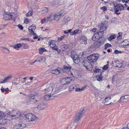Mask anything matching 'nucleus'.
<instances>
[{"mask_svg": "<svg viewBox=\"0 0 129 129\" xmlns=\"http://www.w3.org/2000/svg\"><path fill=\"white\" fill-rule=\"evenodd\" d=\"M30 100L31 102H38L37 108L39 109H43L47 107L46 101H44L38 93H36L31 96Z\"/></svg>", "mask_w": 129, "mask_h": 129, "instance_id": "f257e3e1", "label": "nucleus"}, {"mask_svg": "<svg viewBox=\"0 0 129 129\" xmlns=\"http://www.w3.org/2000/svg\"><path fill=\"white\" fill-rule=\"evenodd\" d=\"M112 4L114 6L113 10L114 11V13L118 15L121 14L120 11L124 10V6L120 3L117 4L116 2H113Z\"/></svg>", "mask_w": 129, "mask_h": 129, "instance_id": "f03ea898", "label": "nucleus"}, {"mask_svg": "<svg viewBox=\"0 0 129 129\" xmlns=\"http://www.w3.org/2000/svg\"><path fill=\"white\" fill-rule=\"evenodd\" d=\"M54 88L53 84L52 83L49 84H45L42 86L43 89L45 90V94H51Z\"/></svg>", "mask_w": 129, "mask_h": 129, "instance_id": "7ed1b4c3", "label": "nucleus"}, {"mask_svg": "<svg viewBox=\"0 0 129 129\" xmlns=\"http://www.w3.org/2000/svg\"><path fill=\"white\" fill-rule=\"evenodd\" d=\"M85 112L84 108L80 109L79 112L76 115L74 118V122H77L79 121L84 115Z\"/></svg>", "mask_w": 129, "mask_h": 129, "instance_id": "20e7f679", "label": "nucleus"}, {"mask_svg": "<svg viewBox=\"0 0 129 129\" xmlns=\"http://www.w3.org/2000/svg\"><path fill=\"white\" fill-rule=\"evenodd\" d=\"M21 112L13 110L11 111H10L7 113V117H11L12 118H18L20 116Z\"/></svg>", "mask_w": 129, "mask_h": 129, "instance_id": "39448f33", "label": "nucleus"}, {"mask_svg": "<svg viewBox=\"0 0 129 129\" xmlns=\"http://www.w3.org/2000/svg\"><path fill=\"white\" fill-rule=\"evenodd\" d=\"M106 40L104 37L101 36L94 43V47L99 48L101 47L104 44Z\"/></svg>", "mask_w": 129, "mask_h": 129, "instance_id": "423d86ee", "label": "nucleus"}, {"mask_svg": "<svg viewBox=\"0 0 129 129\" xmlns=\"http://www.w3.org/2000/svg\"><path fill=\"white\" fill-rule=\"evenodd\" d=\"M24 118H26L27 121H34L37 118L36 116L32 113H28L25 115Z\"/></svg>", "mask_w": 129, "mask_h": 129, "instance_id": "0eeeda50", "label": "nucleus"}, {"mask_svg": "<svg viewBox=\"0 0 129 129\" xmlns=\"http://www.w3.org/2000/svg\"><path fill=\"white\" fill-rule=\"evenodd\" d=\"M99 57V55L98 54H94L88 56L87 59L90 62L93 63L96 61Z\"/></svg>", "mask_w": 129, "mask_h": 129, "instance_id": "6e6552de", "label": "nucleus"}, {"mask_svg": "<svg viewBox=\"0 0 129 129\" xmlns=\"http://www.w3.org/2000/svg\"><path fill=\"white\" fill-rule=\"evenodd\" d=\"M82 64L86 68V69L88 70H90L92 69L93 67L91 63L87 60H84L82 62Z\"/></svg>", "mask_w": 129, "mask_h": 129, "instance_id": "1a4fd4ad", "label": "nucleus"}, {"mask_svg": "<svg viewBox=\"0 0 129 129\" xmlns=\"http://www.w3.org/2000/svg\"><path fill=\"white\" fill-rule=\"evenodd\" d=\"M63 10H62L58 13L55 14L54 15V20H58L61 16L62 17L64 15L65 13H63Z\"/></svg>", "mask_w": 129, "mask_h": 129, "instance_id": "9d476101", "label": "nucleus"}, {"mask_svg": "<svg viewBox=\"0 0 129 129\" xmlns=\"http://www.w3.org/2000/svg\"><path fill=\"white\" fill-rule=\"evenodd\" d=\"M11 13L9 12H5L3 15L4 19L6 20H9L12 17Z\"/></svg>", "mask_w": 129, "mask_h": 129, "instance_id": "9b49d317", "label": "nucleus"}, {"mask_svg": "<svg viewBox=\"0 0 129 129\" xmlns=\"http://www.w3.org/2000/svg\"><path fill=\"white\" fill-rule=\"evenodd\" d=\"M99 27H100V31L99 32L101 33V35L102 36L104 33V31L107 28V27L105 25L103 24V23L100 24L99 25Z\"/></svg>", "mask_w": 129, "mask_h": 129, "instance_id": "f8f14e48", "label": "nucleus"}, {"mask_svg": "<svg viewBox=\"0 0 129 129\" xmlns=\"http://www.w3.org/2000/svg\"><path fill=\"white\" fill-rule=\"evenodd\" d=\"M71 67L70 66H64L62 69V71L68 74H70L71 73L70 71Z\"/></svg>", "mask_w": 129, "mask_h": 129, "instance_id": "ddd939ff", "label": "nucleus"}, {"mask_svg": "<svg viewBox=\"0 0 129 129\" xmlns=\"http://www.w3.org/2000/svg\"><path fill=\"white\" fill-rule=\"evenodd\" d=\"M25 125L23 124H17L14 125L13 128L14 129H21L23 127H25Z\"/></svg>", "mask_w": 129, "mask_h": 129, "instance_id": "4468645a", "label": "nucleus"}, {"mask_svg": "<svg viewBox=\"0 0 129 129\" xmlns=\"http://www.w3.org/2000/svg\"><path fill=\"white\" fill-rule=\"evenodd\" d=\"M100 32H98L97 33L95 34L93 36L92 40L94 41L96 39H99L100 38Z\"/></svg>", "mask_w": 129, "mask_h": 129, "instance_id": "2eb2a0df", "label": "nucleus"}, {"mask_svg": "<svg viewBox=\"0 0 129 129\" xmlns=\"http://www.w3.org/2000/svg\"><path fill=\"white\" fill-rule=\"evenodd\" d=\"M80 41L81 42H84V44H87V38L85 36H81Z\"/></svg>", "mask_w": 129, "mask_h": 129, "instance_id": "dca6fc26", "label": "nucleus"}, {"mask_svg": "<svg viewBox=\"0 0 129 129\" xmlns=\"http://www.w3.org/2000/svg\"><path fill=\"white\" fill-rule=\"evenodd\" d=\"M114 62L115 67L120 68L122 67V64L121 63L119 62L118 60H115L114 61Z\"/></svg>", "mask_w": 129, "mask_h": 129, "instance_id": "f3484780", "label": "nucleus"}, {"mask_svg": "<svg viewBox=\"0 0 129 129\" xmlns=\"http://www.w3.org/2000/svg\"><path fill=\"white\" fill-rule=\"evenodd\" d=\"M71 56L73 59L77 57L78 56L77 55L76 52L75 51H72L71 52Z\"/></svg>", "mask_w": 129, "mask_h": 129, "instance_id": "a211bd4d", "label": "nucleus"}, {"mask_svg": "<svg viewBox=\"0 0 129 129\" xmlns=\"http://www.w3.org/2000/svg\"><path fill=\"white\" fill-rule=\"evenodd\" d=\"M51 94H46L44 96V98L46 100H50V98H51V96L50 95Z\"/></svg>", "mask_w": 129, "mask_h": 129, "instance_id": "6ab92c4d", "label": "nucleus"}, {"mask_svg": "<svg viewBox=\"0 0 129 129\" xmlns=\"http://www.w3.org/2000/svg\"><path fill=\"white\" fill-rule=\"evenodd\" d=\"M7 119H5L4 118H1L0 119V124L3 125L5 124L7 121Z\"/></svg>", "mask_w": 129, "mask_h": 129, "instance_id": "aec40b11", "label": "nucleus"}, {"mask_svg": "<svg viewBox=\"0 0 129 129\" xmlns=\"http://www.w3.org/2000/svg\"><path fill=\"white\" fill-rule=\"evenodd\" d=\"M22 45V44L21 43H18L16 45H13L12 47L16 49L17 48H20Z\"/></svg>", "mask_w": 129, "mask_h": 129, "instance_id": "412c9836", "label": "nucleus"}, {"mask_svg": "<svg viewBox=\"0 0 129 129\" xmlns=\"http://www.w3.org/2000/svg\"><path fill=\"white\" fill-rule=\"evenodd\" d=\"M70 74L75 78H78L79 76L78 73L77 72H75L73 73L71 72Z\"/></svg>", "mask_w": 129, "mask_h": 129, "instance_id": "4be33fe9", "label": "nucleus"}, {"mask_svg": "<svg viewBox=\"0 0 129 129\" xmlns=\"http://www.w3.org/2000/svg\"><path fill=\"white\" fill-rule=\"evenodd\" d=\"M48 11V9L47 8L44 7L41 9V13L42 14H46Z\"/></svg>", "mask_w": 129, "mask_h": 129, "instance_id": "5701e85b", "label": "nucleus"}, {"mask_svg": "<svg viewBox=\"0 0 129 129\" xmlns=\"http://www.w3.org/2000/svg\"><path fill=\"white\" fill-rule=\"evenodd\" d=\"M51 72L53 74L58 75L60 71L57 69H56L52 70Z\"/></svg>", "mask_w": 129, "mask_h": 129, "instance_id": "b1692460", "label": "nucleus"}, {"mask_svg": "<svg viewBox=\"0 0 129 129\" xmlns=\"http://www.w3.org/2000/svg\"><path fill=\"white\" fill-rule=\"evenodd\" d=\"M73 59L74 62L76 64H78L80 61V59L78 56L74 58H73Z\"/></svg>", "mask_w": 129, "mask_h": 129, "instance_id": "393cba45", "label": "nucleus"}, {"mask_svg": "<svg viewBox=\"0 0 129 129\" xmlns=\"http://www.w3.org/2000/svg\"><path fill=\"white\" fill-rule=\"evenodd\" d=\"M38 59H39V61L40 62H44L46 60L45 57L42 56L39 57Z\"/></svg>", "mask_w": 129, "mask_h": 129, "instance_id": "a878e982", "label": "nucleus"}, {"mask_svg": "<svg viewBox=\"0 0 129 129\" xmlns=\"http://www.w3.org/2000/svg\"><path fill=\"white\" fill-rule=\"evenodd\" d=\"M96 78L97 79V80L98 81H100L102 80L103 79V77L102 76V73L100 74L98 76H97Z\"/></svg>", "mask_w": 129, "mask_h": 129, "instance_id": "bb28decb", "label": "nucleus"}, {"mask_svg": "<svg viewBox=\"0 0 129 129\" xmlns=\"http://www.w3.org/2000/svg\"><path fill=\"white\" fill-rule=\"evenodd\" d=\"M129 40L128 39H126L124 40L123 42L122 43L126 47H128V44Z\"/></svg>", "mask_w": 129, "mask_h": 129, "instance_id": "cd10ccee", "label": "nucleus"}, {"mask_svg": "<svg viewBox=\"0 0 129 129\" xmlns=\"http://www.w3.org/2000/svg\"><path fill=\"white\" fill-rule=\"evenodd\" d=\"M22 46L23 47V48L24 49H27L29 48V46L27 44H25L23 43H22Z\"/></svg>", "mask_w": 129, "mask_h": 129, "instance_id": "c85d7f7f", "label": "nucleus"}, {"mask_svg": "<svg viewBox=\"0 0 129 129\" xmlns=\"http://www.w3.org/2000/svg\"><path fill=\"white\" fill-rule=\"evenodd\" d=\"M55 42L53 40H52L51 41H50L49 42V46H53L55 45Z\"/></svg>", "mask_w": 129, "mask_h": 129, "instance_id": "c756f323", "label": "nucleus"}, {"mask_svg": "<svg viewBox=\"0 0 129 129\" xmlns=\"http://www.w3.org/2000/svg\"><path fill=\"white\" fill-rule=\"evenodd\" d=\"M2 50L5 53H7L9 52V50L7 48L4 47H2Z\"/></svg>", "mask_w": 129, "mask_h": 129, "instance_id": "7c9ffc66", "label": "nucleus"}, {"mask_svg": "<svg viewBox=\"0 0 129 129\" xmlns=\"http://www.w3.org/2000/svg\"><path fill=\"white\" fill-rule=\"evenodd\" d=\"M43 20L44 21V23H46L48 22H50L51 21L50 19L48 17L44 18Z\"/></svg>", "mask_w": 129, "mask_h": 129, "instance_id": "2f4dec72", "label": "nucleus"}, {"mask_svg": "<svg viewBox=\"0 0 129 129\" xmlns=\"http://www.w3.org/2000/svg\"><path fill=\"white\" fill-rule=\"evenodd\" d=\"M46 51V50L44 48H40L39 49V53L40 54H42L43 52Z\"/></svg>", "mask_w": 129, "mask_h": 129, "instance_id": "473e14b6", "label": "nucleus"}, {"mask_svg": "<svg viewBox=\"0 0 129 129\" xmlns=\"http://www.w3.org/2000/svg\"><path fill=\"white\" fill-rule=\"evenodd\" d=\"M115 36L114 35H111L110 37L108 38V40L109 41H111L115 38Z\"/></svg>", "mask_w": 129, "mask_h": 129, "instance_id": "72a5a7b5", "label": "nucleus"}, {"mask_svg": "<svg viewBox=\"0 0 129 129\" xmlns=\"http://www.w3.org/2000/svg\"><path fill=\"white\" fill-rule=\"evenodd\" d=\"M101 70L98 68H95V70L93 71V72L94 73H97L100 72V74L102 73Z\"/></svg>", "mask_w": 129, "mask_h": 129, "instance_id": "f704fd0d", "label": "nucleus"}, {"mask_svg": "<svg viewBox=\"0 0 129 129\" xmlns=\"http://www.w3.org/2000/svg\"><path fill=\"white\" fill-rule=\"evenodd\" d=\"M54 15H55L54 14L51 13L48 17L50 19L51 21L53 20H54Z\"/></svg>", "mask_w": 129, "mask_h": 129, "instance_id": "c9c22d12", "label": "nucleus"}, {"mask_svg": "<svg viewBox=\"0 0 129 129\" xmlns=\"http://www.w3.org/2000/svg\"><path fill=\"white\" fill-rule=\"evenodd\" d=\"M62 85H65L66 84V82L65 78H62L60 81Z\"/></svg>", "mask_w": 129, "mask_h": 129, "instance_id": "e433bc0d", "label": "nucleus"}, {"mask_svg": "<svg viewBox=\"0 0 129 129\" xmlns=\"http://www.w3.org/2000/svg\"><path fill=\"white\" fill-rule=\"evenodd\" d=\"M112 46V45L110 44L107 43L105 45V49H106L108 47H111Z\"/></svg>", "mask_w": 129, "mask_h": 129, "instance_id": "4c0bfd02", "label": "nucleus"}, {"mask_svg": "<svg viewBox=\"0 0 129 129\" xmlns=\"http://www.w3.org/2000/svg\"><path fill=\"white\" fill-rule=\"evenodd\" d=\"M66 84L69 83L71 81V79L67 77L65 78Z\"/></svg>", "mask_w": 129, "mask_h": 129, "instance_id": "58836bf2", "label": "nucleus"}, {"mask_svg": "<svg viewBox=\"0 0 129 129\" xmlns=\"http://www.w3.org/2000/svg\"><path fill=\"white\" fill-rule=\"evenodd\" d=\"M5 115L2 111H0V117L1 118H4L5 116Z\"/></svg>", "mask_w": 129, "mask_h": 129, "instance_id": "ea45409f", "label": "nucleus"}, {"mask_svg": "<svg viewBox=\"0 0 129 129\" xmlns=\"http://www.w3.org/2000/svg\"><path fill=\"white\" fill-rule=\"evenodd\" d=\"M59 2L55 1L53 3V5L54 6L57 7L59 5Z\"/></svg>", "mask_w": 129, "mask_h": 129, "instance_id": "a19ab883", "label": "nucleus"}, {"mask_svg": "<svg viewBox=\"0 0 129 129\" xmlns=\"http://www.w3.org/2000/svg\"><path fill=\"white\" fill-rule=\"evenodd\" d=\"M65 35H63L58 38L57 41H60L63 39L65 37Z\"/></svg>", "mask_w": 129, "mask_h": 129, "instance_id": "79ce46f5", "label": "nucleus"}, {"mask_svg": "<svg viewBox=\"0 0 129 129\" xmlns=\"http://www.w3.org/2000/svg\"><path fill=\"white\" fill-rule=\"evenodd\" d=\"M69 47V46L68 44H65L63 46V48L64 49L63 50H65L68 49Z\"/></svg>", "mask_w": 129, "mask_h": 129, "instance_id": "37998d69", "label": "nucleus"}, {"mask_svg": "<svg viewBox=\"0 0 129 129\" xmlns=\"http://www.w3.org/2000/svg\"><path fill=\"white\" fill-rule=\"evenodd\" d=\"M69 90L70 91H72L74 89V86L73 85H71L70 86L69 88Z\"/></svg>", "mask_w": 129, "mask_h": 129, "instance_id": "c03bdc74", "label": "nucleus"}, {"mask_svg": "<svg viewBox=\"0 0 129 129\" xmlns=\"http://www.w3.org/2000/svg\"><path fill=\"white\" fill-rule=\"evenodd\" d=\"M101 9L103 10V11H107V7L106 6H104L101 8Z\"/></svg>", "mask_w": 129, "mask_h": 129, "instance_id": "a18cd8bd", "label": "nucleus"}, {"mask_svg": "<svg viewBox=\"0 0 129 129\" xmlns=\"http://www.w3.org/2000/svg\"><path fill=\"white\" fill-rule=\"evenodd\" d=\"M32 12L31 11H29L26 14L27 17L30 16L32 15Z\"/></svg>", "mask_w": 129, "mask_h": 129, "instance_id": "49530a36", "label": "nucleus"}, {"mask_svg": "<svg viewBox=\"0 0 129 129\" xmlns=\"http://www.w3.org/2000/svg\"><path fill=\"white\" fill-rule=\"evenodd\" d=\"M12 75H9V76H7V77H6V79L8 81L10 79L12 78Z\"/></svg>", "mask_w": 129, "mask_h": 129, "instance_id": "de8ad7c7", "label": "nucleus"}, {"mask_svg": "<svg viewBox=\"0 0 129 129\" xmlns=\"http://www.w3.org/2000/svg\"><path fill=\"white\" fill-rule=\"evenodd\" d=\"M114 53L115 54H117L119 53H121L122 52L121 51H118V50H116L114 51Z\"/></svg>", "mask_w": 129, "mask_h": 129, "instance_id": "09e8293b", "label": "nucleus"}, {"mask_svg": "<svg viewBox=\"0 0 129 129\" xmlns=\"http://www.w3.org/2000/svg\"><path fill=\"white\" fill-rule=\"evenodd\" d=\"M20 40L22 41L23 40H26L28 41H30L29 39L28 38H22L20 39Z\"/></svg>", "mask_w": 129, "mask_h": 129, "instance_id": "8fccbe9b", "label": "nucleus"}, {"mask_svg": "<svg viewBox=\"0 0 129 129\" xmlns=\"http://www.w3.org/2000/svg\"><path fill=\"white\" fill-rule=\"evenodd\" d=\"M109 67V65L107 64L105 66H104L103 67V69L104 70H106Z\"/></svg>", "mask_w": 129, "mask_h": 129, "instance_id": "3c124183", "label": "nucleus"}, {"mask_svg": "<svg viewBox=\"0 0 129 129\" xmlns=\"http://www.w3.org/2000/svg\"><path fill=\"white\" fill-rule=\"evenodd\" d=\"M17 26L19 29L21 30L23 29V27L21 25L19 24H18Z\"/></svg>", "mask_w": 129, "mask_h": 129, "instance_id": "603ef678", "label": "nucleus"}, {"mask_svg": "<svg viewBox=\"0 0 129 129\" xmlns=\"http://www.w3.org/2000/svg\"><path fill=\"white\" fill-rule=\"evenodd\" d=\"M7 81H8L6 79V78H5L3 80V81L1 82L0 83L1 84L5 83Z\"/></svg>", "mask_w": 129, "mask_h": 129, "instance_id": "864d4df0", "label": "nucleus"}, {"mask_svg": "<svg viewBox=\"0 0 129 129\" xmlns=\"http://www.w3.org/2000/svg\"><path fill=\"white\" fill-rule=\"evenodd\" d=\"M52 50H55V49H57L58 48L57 46L56 45L53 46H50Z\"/></svg>", "mask_w": 129, "mask_h": 129, "instance_id": "5fc2aeb1", "label": "nucleus"}, {"mask_svg": "<svg viewBox=\"0 0 129 129\" xmlns=\"http://www.w3.org/2000/svg\"><path fill=\"white\" fill-rule=\"evenodd\" d=\"M55 49V51H56L57 52V53H58V54H59L60 52V50L58 49V48H57V49Z\"/></svg>", "mask_w": 129, "mask_h": 129, "instance_id": "6e6d98bb", "label": "nucleus"}, {"mask_svg": "<svg viewBox=\"0 0 129 129\" xmlns=\"http://www.w3.org/2000/svg\"><path fill=\"white\" fill-rule=\"evenodd\" d=\"M24 22L26 24H27L29 22V20L28 19H25L24 20Z\"/></svg>", "mask_w": 129, "mask_h": 129, "instance_id": "4d7b16f0", "label": "nucleus"}, {"mask_svg": "<svg viewBox=\"0 0 129 129\" xmlns=\"http://www.w3.org/2000/svg\"><path fill=\"white\" fill-rule=\"evenodd\" d=\"M125 96H123L120 98L119 101H123L124 99H125Z\"/></svg>", "mask_w": 129, "mask_h": 129, "instance_id": "13d9d810", "label": "nucleus"}, {"mask_svg": "<svg viewBox=\"0 0 129 129\" xmlns=\"http://www.w3.org/2000/svg\"><path fill=\"white\" fill-rule=\"evenodd\" d=\"M79 30L78 29H76L75 30H74L73 31L75 34L76 35L78 33V32L79 31Z\"/></svg>", "mask_w": 129, "mask_h": 129, "instance_id": "bf43d9fd", "label": "nucleus"}, {"mask_svg": "<svg viewBox=\"0 0 129 129\" xmlns=\"http://www.w3.org/2000/svg\"><path fill=\"white\" fill-rule=\"evenodd\" d=\"M108 21H104L103 22H102L101 23H103V24L105 25H106L107 24Z\"/></svg>", "mask_w": 129, "mask_h": 129, "instance_id": "052dcab7", "label": "nucleus"}, {"mask_svg": "<svg viewBox=\"0 0 129 129\" xmlns=\"http://www.w3.org/2000/svg\"><path fill=\"white\" fill-rule=\"evenodd\" d=\"M75 91H79V92H81V88H76L75 89Z\"/></svg>", "mask_w": 129, "mask_h": 129, "instance_id": "680f3d73", "label": "nucleus"}, {"mask_svg": "<svg viewBox=\"0 0 129 129\" xmlns=\"http://www.w3.org/2000/svg\"><path fill=\"white\" fill-rule=\"evenodd\" d=\"M122 33L121 32H119L118 34V38H120V37L121 36Z\"/></svg>", "mask_w": 129, "mask_h": 129, "instance_id": "e2e57ef3", "label": "nucleus"}, {"mask_svg": "<svg viewBox=\"0 0 129 129\" xmlns=\"http://www.w3.org/2000/svg\"><path fill=\"white\" fill-rule=\"evenodd\" d=\"M124 127H125V129H129V122L127 124V126H124Z\"/></svg>", "mask_w": 129, "mask_h": 129, "instance_id": "0e129e2a", "label": "nucleus"}, {"mask_svg": "<svg viewBox=\"0 0 129 129\" xmlns=\"http://www.w3.org/2000/svg\"><path fill=\"white\" fill-rule=\"evenodd\" d=\"M31 26H32V28L33 30H34L35 29L36 27V26L35 25H31Z\"/></svg>", "mask_w": 129, "mask_h": 129, "instance_id": "69168bd1", "label": "nucleus"}, {"mask_svg": "<svg viewBox=\"0 0 129 129\" xmlns=\"http://www.w3.org/2000/svg\"><path fill=\"white\" fill-rule=\"evenodd\" d=\"M34 2L31 1V4L33 6H34V5H35V0H34Z\"/></svg>", "mask_w": 129, "mask_h": 129, "instance_id": "338daca9", "label": "nucleus"}, {"mask_svg": "<svg viewBox=\"0 0 129 129\" xmlns=\"http://www.w3.org/2000/svg\"><path fill=\"white\" fill-rule=\"evenodd\" d=\"M96 29H97L96 28H93L92 29V30H92L93 32H95L96 31Z\"/></svg>", "mask_w": 129, "mask_h": 129, "instance_id": "774afa93", "label": "nucleus"}]
</instances>
